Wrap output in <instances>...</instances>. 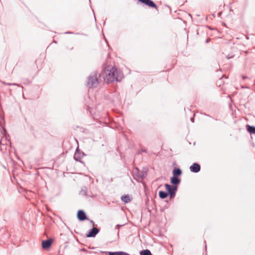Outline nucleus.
Wrapping results in <instances>:
<instances>
[{
  "instance_id": "nucleus-1",
  "label": "nucleus",
  "mask_w": 255,
  "mask_h": 255,
  "mask_svg": "<svg viewBox=\"0 0 255 255\" xmlns=\"http://www.w3.org/2000/svg\"><path fill=\"white\" fill-rule=\"evenodd\" d=\"M99 77H102L105 82L109 83L115 81H120L123 77V75L115 67L109 65L103 68Z\"/></svg>"
},
{
  "instance_id": "nucleus-2",
  "label": "nucleus",
  "mask_w": 255,
  "mask_h": 255,
  "mask_svg": "<svg viewBox=\"0 0 255 255\" xmlns=\"http://www.w3.org/2000/svg\"><path fill=\"white\" fill-rule=\"evenodd\" d=\"M99 75L98 72L95 71L89 76L87 82V86L89 88H96L98 86L100 83Z\"/></svg>"
},
{
  "instance_id": "nucleus-3",
  "label": "nucleus",
  "mask_w": 255,
  "mask_h": 255,
  "mask_svg": "<svg viewBox=\"0 0 255 255\" xmlns=\"http://www.w3.org/2000/svg\"><path fill=\"white\" fill-rule=\"evenodd\" d=\"M165 187L168 191V195L169 194L171 198L174 197L175 196V192L177 189V186L176 185L171 186L168 184H166L165 185Z\"/></svg>"
},
{
  "instance_id": "nucleus-4",
  "label": "nucleus",
  "mask_w": 255,
  "mask_h": 255,
  "mask_svg": "<svg viewBox=\"0 0 255 255\" xmlns=\"http://www.w3.org/2000/svg\"><path fill=\"white\" fill-rule=\"evenodd\" d=\"M99 232V230L97 228H93L89 231L88 233L87 234V237L88 238L95 237Z\"/></svg>"
},
{
  "instance_id": "nucleus-5",
  "label": "nucleus",
  "mask_w": 255,
  "mask_h": 255,
  "mask_svg": "<svg viewBox=\"0 0 255 255\" xmlns=\"http://www.w3.org/2000/svg\"><path fill=\"white\" fill-rule=\"evenodd\" d=\"M77 218L80 221H83L87 219L85 213L82 210H80L78 211Z\"/></svg>"
},
{
  "instance_id": "nucleus-6",
  "label": "nucleus",
  "mask_w": 255,
  "mask_h": 255,
  "mask_svg": "<svg viewBox=\"0 0 255 255\" xmlns=\"http://www.w3.org/2000/svg\"><path fill=\"white\" fill-rule=\"evenodd\" d=\"M200 169V165L197 163H194L192 165L190 166V171L194 173H197L199 172Z\"/></svg>"
},
{
  "instance_id": "nucleus-7",
  "label": "nucleus",
  "mask_w": 255,
  "mask_h": 255,
  "mask_svg": "<svg viewBox=\"0 0 255 255\" xmlns=\"http://www.w3.org/2000/svg\"><path fill=\"white\" fill-rule=\"evenodd\" d=\"M140 2L148 5L151 7L157 8L156 5L155 3L151 0H138Z\"/></svg>"
},
{
  "instance_id": "nucleus-8",
  "label": "nucleus",
  "mask_w": 255,
  "mask_h": 255,
  "mask_svg": "<svg viewBox=\"0 0 255 255\" xmlns=\"http://www.w3.org/2000/svg\"><path fill=\"white\" fill-rule=\"evenodd\" d=\"M52 243V241L51 239L43 241L42 242V247L43 249H45L49 248Z\"/></svg>"
},
{
  "instance_id": "nucleus-9",
  "label": "nucleus",
  "mask_w": 255,
  "mask_h": 255,
  "mask_svg": "<svg viewBox=\"0 0 255 255\" xmlns=\"http://www.w3.org/2000/svg\"><path fill=\"white\" fill-rule=\"evenodd\" d=\"M171 183L173 185L178 184L180 180L178 178V177L173 176L170 179Z\"/></svg>"
},
{
  "instance_id": "nucleus-10",
  "label": "nucleus",
  "mask_w": 255,
  "mask_h": 255,
  "mask_svg": "<svg viewBox=\"0 0 255 255\" xmlns=\"http://www.w3.org/2000/svg\"><path fill=\"white\" fill-rule=\"evenodd\" d=\"M182 173L181 170L179 168H174L173 170V175L174 176L177 177L180 176Z\"/></svg>"
},
{
  "instance_id": "nucleus-11",
  "label": "nucleus",
  "mask_w": 255,
  "mask_h": 255,
  "mask_svg": "<svg viewBox=\"0 0 255 255\" xmlns=\"http://www.w3.org/2000/svg\"><path fill=\"white\" fill-rule=\"evenodd\" d=\"M109 255H130L127 253L124 252H109Z\"/></svg>"
},
{
  "instance_id": "nucleus-12",
  "label": "nucleus",
  "mask_w": 255,
  "mask_h": 255,
  "mask_svg": "<svg viewBox=\"0 0 255 255\" xmlns=\"http://www.w3.org/2000/svg\"><path fill=\"white\" fill-rule=\"evenodd\" d=\"M247 129L251 134H255V127L247 125Z\"/></svg>"
},
{
  "instance_id": "nucleus-13",
  "label": "nucleus",
  "mask_w": 255,
  "mask_h": 255,
  "mask_svg": "<svg viewBox=\"0 0 255 255\" xmlns=\"http://www.w3.org/2000/svg\"><path fill=\"white\" fill-rule=\"evenodd\" d=\"M121 200L125 203H128L130 201V199L128 195L122 196L121 197Z\"/></svg>"
},
{
  "instance_id": "nucleus-14",
  "label": "nucleus",
  "mask_w": 255,
  "mask_h": 255,
  "mask_svg": "<svg viewBox=\"0 0 255 255\" xmlns=\"http://www.w3.org/2000/svg\"><path fill=\"white\" fill-rule=\"evenodd\" d=\"M159 196L161 199H164L168 196V193L163 191H160Z\"/></svg>"
},
{
  "instance_id": "nucleus-15",
  "label": "nucleus",
  "mask_w": 255,
  "mask_h": 255,
  "mask_svg": "<svg viewBox=\"0 0 255 255\" xmlns=\"http://www.w3.org/2000/svg\"><path fill=\"white\" fill-rule=\"evenodd\" d=\"M88 189L86 187H83L80 191V194L82 195L86 196L87 195Z\"/></svg>"
},
{
  "instance_id": "nucleus-16",
  "label": "nucleus",
  "mask_w": 255,
  "mask_h": 255,
  "mask_svg": "<svg viewBox=\"0 0 255 255\" xmlns=\"http://www.w3.org/2000/svg\"><path fill=\"white\" fill-rule=\"evenodd\" d=\"M140 255H151V253L149 250H144L140 251Z\"/></svg>"
},
{
  "instance_id": "nucleus-17",
  "label": "nucleus",
  "mask_w": 255,
  "mask_h": 255,
  "mask_svg": "<svg viewBox=\"0 0 255 255\" xmlns=\"http://www.w3.org/2000/svg\"><path fill=\"white\" fill-rule=\"evenodd\" d=\"M74 157V159L77 161L79 160V159L81 158V157L78 155V154L77 153H76L75 154Z\"/></svg>"
},
{
  "instance_id": "nucleus-18",
  "label": "nucleus",
  "mask_w": 255,
  "mask_h": 255,
  "mask_svg": "<svg viewBox=\"0 0 255 255\" xmlns=\"http://www.w3.org/2000/svg\"><path fill=\"white\" fill-rule=\"evenodd\" d=\"M2 83L6 85H18L17 84L15 83H7L5 82H2Z\"/></svg>"
},
{
  "instance_id": "nucleus-19",
  "label": "nucleus",
  "mask_w": 255,
  "mask_h": 255,
  "mask_svg": "<svg viewBox=\"0 0 255 255\" xmlns=\"http://www.w3.org/2000/svg\"><path fill=\"white\" fill-rule=\"evenodd\" d=\"M138 177L139 178H142L143 177V175H141V174H139V175H138Z\"/></svg>"
},
{
  "instance_id": "nucleus-20",
  "label": "nucleus",
  "mask_w": 255,
  "mask_h": 255,
  "mask_svg": "<svg viewBox=\"0 0 255 255\" xmlns=\"http://www.w3.org/2000/svg\"><path fill=\"white\" fill-rule=\"evenodd\" d=\"M121 226H121V225H117V226H116V228H117V229H119V228H120Z\"/></svg>"
},
{
  "instance_id": "nucleus-21",
  "label": "nucleus",
  "mask_w": 255,
  "mask_h": 255,
  "mask_svg": "<svg viewBox=\"0 0 255 255\" xmlns=\"http://www.w3.org/2000/svg\"><path fill=\"white\" fill-rule=\"evenodd\" d=\"M141 151L143 152H146V150L145 149H142Z\"/></svg>"
},
{
  "instance_id": "nucleus-22",
  "label": "nucleus",
  "mask_w": 255,
  "mask_h": 255,
  "mask_svg": "<svg viewBox=\"0 0 255 255\" xmlns=\"http://www.w3.org/2000/svg\"><path fill=\"white\" fill-rule=\"evenodd\" d=\"M194 117H192V118H191V120H191V121L192 123H193V122H194Z\"/></svg>"
},
{
  "instance_id": "nucleus-23",
  "label": "nucleus",
  "mask_w": 255,
  "mask_h": 255,
  "mask_svg": "<svg viewBox=\"0 0 255 255\" xmlns=\"http://www.w3.org/2000/svg\"><path fill=\"white\" fill-rule=\"evenodd\" d=\"M242 78L243 79H245L247 78V77L245 76H242Z\"/></svg>"
},
{
  "instance_id": "nucleus-24",
  "label": "nucleus",
  "mask_w": 255,
  "mask_h": 255,
  "mask_svg": "<svg viewBox=\"0 0 255 255\" xmlns=\"http://www.w3.org/2000/svg\"><path fill=\"white\" fill-rule=\"evenodd\" d=\"M209 40H210V39H207L206 40V43L209 42Z\"/></svg>"
},
{
  "instance_id": "nucleus-25",
  "label": "nucleus",
  "mask_w": 255,
  "mask_h": 255,
  "mask_svg": "<svg viewBox=\"0 0 255 255\" xmlns=\"http://www.w3.org/2000/svg\"><path fill=\"white\" fill-rule=\"evenodd\" d=\"M90 222L93 225L94 224V222H93V221L91 220Z\"/></svg>"
},
{
  "instance_id": "nucleus-26",
  "label": "nucleus",
  "mask_w": 255,
  "mask_h": 255,
  "mask_svg": "<svg viewBox=\"0 0 255 255\" xmlns=\"http://www.w3.org/2000/svg\"><path fill=\"white\" fill-rule=\"evenodd\" d=\"M66 34H67V33H72V32H65Z\"/></svg>"
},
{
  "instance_id": "nucleus-27",
  "label": "nucleus",
  "mask_w": 255,
  "mask_h": 255,
  "mask_svg": "<svg viewBox=\"0 0 255 255\" xmlns=\"http://www.w3.org/2000/svg\"><path fill=\"white\" fill-rule=\"evenodd\" d=\"M2 128H3V130H4V131L5 132H6V130L4 128L2 127Z\"/></svg>"
},
{
  "instance_id": "nucleus-28",
  "label": "nucleus",
  "mask_w": 255,
  "mask_h": 255,
  "mask_svg": "<svg viewBox=\"0 0 255 255\" xmlns=\"http://www.w3.org/2000/svg\"><path fill=\"white\" fill-rule=\"evenodd\" d=\"M227 59H229V58H230V57H228V56H227Z\"/></svg>"
}]
</instances>
